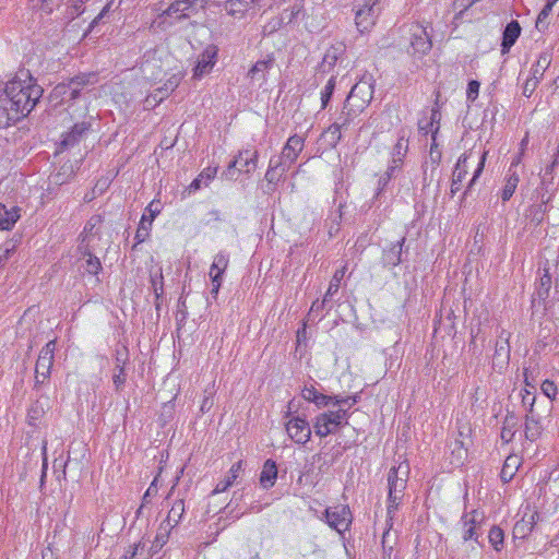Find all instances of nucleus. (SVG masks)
<instances>
[{
  "label": "nucleus",
  "instance_id": "nucleus-1",
  "mask_svg": "<svg viewBox=\"0 0 559 559\" xmlns=\"http://www.w3.org/2000/svg\"><path fill=\"white\" fill-rule=\"evenodd\" d=\"M44 93L29 71L21 70L14 79L5 84L4 97L15 110L22 111V118L26 117L39 102Z\"/></svg>",
  "mask_w": 559,
  "mask_h": 559
},
{
  "label": "nucleus",
  "instance_id": "nucleus-2",
  "mask_svg": "<svg viewBox=\"0 0 559 559\" xmlns=\"http://www.w3.org/2000/svg\"><path fill=\"white\" fill-rule=\"evenodd\" d=\"M348 418L349 412L344 407L319 414L313 421L314 433L319 437L334 433L340 427L348 425Z\"/></svg>",
  "mask_w": 559,
  "mask_h": 559
},
{
  "label": "nucleus",
  "instance_id": "nucleus-3",
  "mask_svg": "<svg viewBox=\"0 0 559 559\" xmlns=\"http://www.w3.org/2000/svg\"><path fill=\"white\" fill-rule=\"evenodd\" d=\"M408 469V464L401 463L397 467H392L389 472V512H392L393 509H396L400 500L403 497V492L406 488Z\"/></svg>",
  "mask_w": 559,
  "mask_h": 559
},
{
  "label": "nucleus",
  "instance_id": "nucleus-4",
  "mask_svg": "<svg viewBox=\"0 0 559 559\" xmlns=\"http://www.w3.org/2000/svg\"><path fill=\"white\" fill-rule=\"evenodd\" d=\"M320 520L324 521L331 528L335 530L342 535L344 532L349 530L353 515L349 507L337 506L333 508H326Z\"/></svg>",
  "mask_w": 559,
  "mask_h": 559
},
{
  "label": "nucleus",
  "instance_id": "nucleus-5",
  "mask_svg": "<svg viewBox=\"0 0 559 559\" xmlns=\"http://www.w3.org/2000/svg\"><path fill=\"white\" fill-rule=\"evenodd\" d=\"M98 82V78L96 73H81L72 79H70L68 84L61 83L58 84L55 91L64 98H69L73 100L79 97L81 91L85 86L95 85Z\"/></svg>",
  "mask_w": 559,
  "mask_h": 559
},
{
  "label": "nucleus",
  "instance_id": "nucleus-6",
  "mask_svg": "<svg viewBox=\"0 0 559 559\" xmlns=\"http://www.w3.org/2000/svg\"><path fill=\"white\" fill-rule=\"evenodd\" d=\"M485 520L483 512L478 510H472L461 516V537L464 542L475 540L478 543L479 536H481V525Z\"/></svg>",
  "mask_w": 559,
  "mask_h": 559
},
{
  "label": "nucleus",
  "instance_id": "nucleus-7",
  "mask_svg": "<svg viewBox=\"0 0 559 559\" xmlns=\"http://www.w3.org/2000/svg\"><path fill=\"white\" fill-rule=\"evenodd\" d=\"M56 350V341H49L40 350L35 366V379L37 383H43L50 376L53 365V356Z\"/></svg>",
  "mask_w": 559,
  "mask_h": 559
},
{
  "label": "nucleus",
  "instance_id": "nucleus-8",
  "mask_svg": "<svg viewBox=\"0 0 559 559\" xmlns=\"http://www.w3.org/2000/svg\"><path fill=\"white\" fill-rule=\"evenodd\" d=\"M356 8V25L359 29V32L364 33L365 31H368L376 22V19L378 17L380 13V7L371 1L368 0H360Z\"/></svg>",
  "mask_w": 559,
  "mask_h": 559
},
{
  "label": "nucleus",
  "instance_id": "nucleus-9",
  "mask_svg": "<svg viewBox=\"0 0 559 559\" xmlns=\"http://www.w3.org/2000/svg\"><path fill=\"white\" fill-rule=\"evenodd\" d=\"M372 97V85L367 81H360L352 87L345 102V108L356 106L357 110L361 111L371 102Z\"/></svg>",
  "mask_w": 559,
  "mask_h": 559
},
{
  "label": "nucleus",
  "instance_id": "nucleus-10",
  "mask_svg": "<svg viewBox=\"0 0 559 559\" xmlns=\"http://www.w3.org/2000/svg\"><path fill=\"white\" fill-rule=\"evenodd\" d=\"M305 146V139L298 134L290 135L286 141L281 155L273 156L275 159L281 160L282 165L288 170L292 165L297 160L299 154Z\"/></svg>",
  "mask_w": 559,
  "mask_h": 559
},
{
  "label": "nucleus",
  "instance_id": "nucleus-11",
  "mask_svg": "<svg viewBox=\"0 0 559 559\" xmlns=\"http://www.w3.org/2000/svg\"><path fill=\"white\" fill-rule=\"evenodd\" d=\"M229 263V254L225 251L218 252L210 267V277L212 281L211 294L215 297L222 286L223 275Z\"/></svg>",
  "mask_w": 559,
  "mask_h": 559
},
{
  "label": "nucleus",
  "instance_id": "nucleus-12",
  "mask_svg": "<svg viewBox=\"0 0 559 559\" xmlns=\"http://www.w3.org/2000/svg\"><path fill=\"white\" fill-rule=\"evenodd\" d=\"M286 431L290 439L298 444H306L311 438L309 423L299 416L293 417L286 424Z\"/></svg>",
  "mask_w": 559,
  "mask_h": 559
},
{
  "label": "nucleus",
  "instance_id": "nucleus-13",
  "mask_svg": "<svg viewBox=\"0 0 559 559\" xmlns=\"http://www.w3.org/2000/svg\"><path fill=\"white\" fill-rule=\"evenodd\" d=\"M511 333L507 332L504 329H501L498 334V340L495 345V354H493V367L498 369H503L508 366L510 360V340Z\"/></svg>",
  "mask_w": 559,
  "mask_h": 559
},
{
  "label": "nucleus",
  "instance_id": "nucleus-14",
  "mask_svg": "<svg viewBox=\"0 0 559 559\" xmlns=\"http://www.w3.org/2000/svg\"><path fill=\"white\" fill-rule=\"evenodd\" d=\"M91 129V123L87 121H82L75 123L70 131L66 132L62 135V140L60 142V147L62 150H68L70 147L79 144L88 133Z\"/></svg>",
  "mask_w": 559,
  "mask_h": 559
},
{
  "label": "nucleus",
  "instance_id": "nucleus-15",
  "mask_svg": "<svg viewBox=\"0 0 559 559\" xmlns=\"http://www.w3.org/2000/svg\"><path fill=\"white\" fill-rule=\"evenodd\" d=\"M215 49L212 47L206 48L198 58L193 69V78L201 79L204 74L209 73L215 64Z\"/></svg>",
  "mask_w": 559,
  "mask_h": 559
},
{
  "label": "nucleus",
  "instance_id": "nucleus-16",
  "mask_svg": "<svg viewBox=\"0 0 559 559\" xmlns=\"http://www.w3.org/2000/svg\"><path fill=\"white\" fill-rule=\"evenodd\" d=\"M404 243L405 238L403 237L401 240L392 243L389 248L383 250L381 261L384 267H394L403 261L402 254Z\"/></svg>",
  "mask_w": 559,
  "mask_h": 559
},
{
  "label": "nucleus",
  "instance_id": "nucleus-17",
  "mask_svg": "<svg viewBox=\"0 0 559 559\" xmlns=\"http://www.w3.org/2000/svg\"><path fill=\"white\" fill-rule=\"evenodd\" d=\"M277 475L278 471L276 462L272 459H267L264 462L262 471L259 476L260 486L265 490L272 488L276 483Z\"/></svg>",
  "mask_w": 559,
  "mask_h": 559
},
{
  "label": "nucleus",
  "instance_id": "nucleus-18",
  "mask_svg": "<svg viewBox=\"0 0 559 559\" xmlns=\"http://www.w3.org/2000/svg\"><path fill=\"white\" fill-rule=\"evenodd\" d=\"M411 48L414 55L417 53L420 56L426 55L431 49V41L429 39L427 32L424 28L417 27L416 31L413 33Z\"/></svg>",
  "mask_w": 559,
  "mask_h": 559
},
{
  "label": "nucleus",
  "instance_id": "nucleus-19",
  "mask_svg": "<svg viewBox=\"0 0 559 559\" xmlns=\"http://www.w3.org/2000/svg\"><path fill=\"white\" fill-rule=\"evenodd\" d=\"M243 465L245 463L242 460H239L238 462L234 463L229 468L226 477L217 483L212 493L217 495L226 491L229 487H231L239 477L240 473L243 471Z\"/></svg>",
  "mask_w": 559,
  "mask_h": 559
},
{
  "label": "nucleus",
  "instance_id": "nucleus-20",
  "mask_svg": "<svg viewBox=\"0 0 559 559\" xmlns=\"http://www.w3.org/2000/svg\"><path fill=\"white\" fill-rule=\"evenodd\" d=\"M274 57L269 55L265 59L258 60L248 72V76L251 80L260 81L261 83L266 81L267 72L274 66Z\"/></svg>",
  "mask_w": 559,
  "mask_h": 559
},
{
  "label": "nucleus",
  "instance_id": "nucleus-21",
  "mask_svg": "<svg viewBox=\"0 0 559 559\" xmlns=\"http://www.w3.org/2000/svg\"><path fill=\"white\" fill-rule=\"evenodd\" d=\"M22 119V111L9 105L4 96L0 97V128H7Z\"/></svg>",
  "mask_w": 559,
  "mask_h": 559
},
{
  "label": "nucleus",
  "instance_id": "nucleus-22",
  "mask_svg": "<svg viewBox=\"0 0 559 559\" xmlns=\"http://www.w3.org/2000/svg\"><path fill=\"white\" fill-rule=\"evenodd\" d=\"M521 35V26L518 21L512 20L507 24L502 34L501 50L508 52Z\"/></svg>",
  "mask_w": 559,
  "mask_h": 559
},
{
  "label": "nucleus",
  "instance_id": "nucleus-23",
  "mask_svg": "<svg viewBox=\"0 0 559 559\" xmlns=\"http://www.w3.org/2000/svg\"><path fill=\"white\" fill-rule=\"evenodd\" d=\"M20 207L12 206L8 209L0 203V229L11 230L20 218Z\"/></svg>",
  "mask_w": 559,
  "mask_h": 559
},
{
  "label": "nucleus",
  "instance_id": "nucleus-24",
  "mask_svg": "<svg viewBox=\"0 0 559 559\" xmlns=\"http://www.w3.org/2000/svg\"><path fill=\"white\" fill-rule=\"evenodd\" d=\"M468 156L463 154L459 157L455 168L453 170L452 183H451V193L454 195L461 189V183L464 180L467 174V162Z\"/></svg>",
  "mask_w": 559,
  "mask_h": 559
},
{
  "label": "nucleus",
  "instance_id": "nucleus-25",
  "mask_svg": "<svg viewBox=\"0 0 559 559\" xmlns=\"http://www.w3.org/2000/svg\"><path fill=\"white\" fill-rule=\"evenodd\" d=\"M469 432V428H460L459 436L460 438H456L452 443V455L454 456V460L452 461L453 464L460 465L463 463L467 448L465 445L464 440L462 439L464 436L467 437V433Z\"/></svg>",
  "mask_w": 559,
  "mask_h": 559
},
{
  "label": "nucleus",
  "instance_id": "nucleus-26",
  "mask_svg": "<svg viewBox=\"0 0 559 559\" xmlns=\"http://www.w3.org/2000/svg\"><path fill=\"white\" fill-rule=\"evenodd\" d=\"M218 167H206L204 168L199 176L189 185L188 191L189 193H193L202 188V186L207 187L209 183L215 178L217 174Z\"/></svg>",
  "mask_w": 559,
  "mask_h": 559
},
{
  "label": "nucleus",
  "instance_id": "nucleus-27",
  "mask_svg": "<svg viewBox=\"0 0 559 559\" xmlns=\"http://www.w3.org/2000/svg\"><path fill=\"white\" fill-rule=\"evenodd\" d=\"M520 182V175L518 171H513V169H508L504 177V185L501 190V200L503 202L509 201L513 193L516 190V187Z\"/></svg>",
  "mask_w": 559,
  "mask_h": 559
},
{
  "label": "nucleus",
  "instance_id": "nucleus-28",
  "mask_svg": "<svg viewBox=\"0 0 559 559\" xmlns=\"http://www.w3.org/2000/svg\"><path fill=\"white\" fill-rule=\"evenodd\" d=\"M193 0H177L173 2L165 11V15L181 20L188 16V11L192 8Z\"/></svg>",
  "mask_w": 559,
  "mask_h": 559
},
{
  "label": "nucleus",
  "instance_id": "nucleus-29",
  "mask_svg": "<svg viewBox=\"0 0 559 559\" xmlns=\"http://www.w3.org/2000/svg\"><path fill=\"white\" fill-rule=\"evenodd\" d=\"M281 163H282L281 160H277L274 157H271V159L269 162L267 170L265 173V180L270 185L277 183L283 178L285 173L288 171V169L286 167H284Z\"/></svg>",
  "mask_w": 559,
  "mask_h": 559
},
{
  "label": "nucleus",
  "instance_id": "nucleus-30",
  "mask_svg": "<svg viewBox=\"0 0 559 559\" xmlns=\"http://www.w3.org/2000/svg\"><path fill=\"white\" fill-rule=\"evenodd\" d=\"M251 4L250 0H227L224 3L225 11L235 19H241Z\"/></svg>",
  "mask_w": 559,
  "mask_h": 559
},
{
  "label": "nucleus",
  "instance_id": "nucleus-31",
  "mask_svg": "<svg viewBox=\"0 0 559 559\" xmlns=\"http://www.w3.org/2000/svg\"><path fill=\"white\" fill-rule=\"evenodd\" d=\"M170 531L171 530H170L169 523H160L157 534L155 536V539L152 543V546L150 548L151 557H153L155 554H157L164 547V545L168 542Z\"/></svg>",
  "mask_w": 559,
  "mask_h": 559
},
{
  "label": "nucleus",
  "instance_id": "nucleus-32",
  "mask_svg": "<svg viewBox=\"0 0 559 559\" xmlns=\"http://www.w3.org/2000/svg\"><path fill=\"white\" fill-rule=\"evenodd\" d=\"M551 64V53L543 51L539 53L537 61L532 66L531 75L542 81L546 70Z\"/></svg>",
  "mask_w": 559,
  "mask_h": 559
},
{
  "label": "nucleus",
  "instance_id": "nucleus-33",
  "mask_svg": "<svg viewBox=\"0 0 559 559\" xmlns=\"http://www.w3.org/2000/svg\"><path fill=\"white\" fill-rule=\"evenodd\" d=\"M542 432V425L539 418L533 412L528 413L525 418L524 433L525 438L530 441H535Z\"/></svg>",
  "mask_w": 559,
  "mask_h": 559
},
{
  "label": "nucleus",
  "instance_id": "nucleus-34",
  "mask_svg": "<svg viewBox=\"0 0 559 559\" xmlns=\"http://www.w3.org/2000/svg\"><path fill=\"white\" fill-rule=\"evenodd\" d=\"M185 514L183 500H176L168 512L166 520L162 523H169L170 530H173L182 519Z\"/></svg>",
  "mask_w": 559,
  "mask_h": 559
},
{
  "label": "nucleus",
  "instance_id": "nucleus-35",
  "mask_svg": "<svg viewBox=\"0 0 559 559\" xmlns=\"http://www.w3.org/2000/svg\"><path fill=\"white\" fill-rule=\"evenodd\" d=\"M519 457L518 456H508L507 460L504 461V464L502 466V469H501V473H500V477L502 479L503 483H509L518 467H519Z\"/></svg>",
  "mask_w": 559,
  "mask_h": 559
},
{
  "label": "nucleus",
  "instance_id": "nucleus-36",
  "mask_svg": "<svg viewBox=\"0 0 559 559\" xmlns=\"http://www.w3.org/2000/svg\"><path fill=\"white\" fill-rule=\"evenodd\" d=\"M81 267L91 275H97L103 269L99 259L90 252L84 254Z\"/></svg>",
  "mask_w": 559,
  "mask_h": 559
},
{
  "label": "nucleus",
  "instance_id": "nucleus-37",
  "mask_svg": "<svg viewBox=\"0 0 559 559\" xmlns=\"http://www.w3.org/2000/svg\"><path fill=\"white\" fill-rule=\"evenodd\" d=\"M516 426H518L516 417H514L513 415L506 417V419L503 421L502 429H501V439L506 443L511 442L512 439L514 438V435L516 431Z\"/></svg>",
  "mask_w": 559,
  "mask_h": 559
},
{
  "label": "nucleus",
  "instance_id": "nucleus-38",
  "mask_svg": "<svg viewBox=\"0 0 559 559\" xmlns=\"http://www.w3.org/2000/svg\"><path fill=\"white\" fill-rule=\"evenodd\" d=\"M341 130L342 124L340 122H334L323 132L322 136L331 147H335L341 141Z\"/></svg>",
  "mask_w": 559,
  "mask_h": 559
},
{
  "label": "nucleus",
  "instance_id": "nucleus-39",
  "mask_svg": "<svg viewBox=\"0 0 559 559\" xmlns=\"http://www.w3.org/2000/svg\"><path fill=\"white\" fill-rule=\"evenodd\" d=\"M152 224L153 223L147 221V215L143 214L134 237L135 246L144 242L148 238L152 229Z\"/></svg>",
  "mask_w": 559,
  "mask_h": 559
},
{
  "label": "nucleus",
  "instance_id": "nucleus-40",
  "mask_svg": "<svg viewBox=\"0 0 559 559\" xmlns=\"http://www.w3.org/2000/svg\"><path fill=\"white\" fill-rule=\"evenodd\" d=\"M488 540L492 548L500 552L504 547V533L499 526H492L488 533Z\"/></svg>",
  "mask_w": 559,
  "mask_h": 559
},
{
  "label": "nucleus",
  "instance_id": "nucleus-41",
  "mask_svg": "<svg viewBox=\"0 0 559 559\" xmlns=\"http://www.w3.org/2000/svg\"><path fill=\"white\" fill-rule=\"evenodd\" d=\"M345 271H346L345 266L335 271V273L330 282L329 288L325 293V297L331 298L338 292L341 281L343 280V277L345 275Z\"/></svg>",
  "mask_w": 559,
  "mask_h": 559
},
{
  "label": "nucleus",
  "instance_id": "nucleus-42",
  "mask_svg": "<svg viewBox=\"0 0 559 559\" xmlns=\"http://www.w3.org/2000/svg\"><path fill=\"white\" fill-rule=\"evenodd\" d=\"M407 148H408L407 141H405L403 138H400L393 147L391 160H393V163H402L403 164V158L407 152Z\"/></svg>",
  "mask_w": 559,
  "mask_h": 559
},
{
  "label": "nucleus",
  "instance_id": "nucleus-43",
  "mask_svg": "<svg viewBox=\"0 0 559 559\" xmlns=\"http://www.w3.org/2000/svg\"><path fill=\"white\" fill-rule=\"evenodd\" d=\"M336 85V79L334 76H331L329 81L326 82L325 86L321 91V107L325 108L334 93Z\"/></svg>",
  "mask_w": 559,
  "mask_h": 559
},
{
  "label": "nucleus",
  "instance_id": "nucleus-44",
  "mask_svg": "<svg viewBox=\"0 0 559 559\" xmlns=\"http://www.w3.org/2000/svg\"><path fill=\"white\" fill-rule=\"evenodd\" d=\"M359 400L360 395L358 393L347 396L335 395L334 406L344 407L349 411V408L357 404Z\"/></svg>",
  "mask_w": 559,
  "mask_h": 559
},
{
  "label": "nucleus",
  "instance_id": "nucleus-45",
  "mask_svg": "<svg viewBox=\"0 0 559 559\" xmlns=\"http://www.w3.org/2000/svg\"><path fill=\"white\" fill-rule=\"evenodd\" d=\"M258 158H259L258 151H253V152L249 151V154H243V158H242L241 163H243V167H246L245 171L247 174H250L251 171H253L257 168Z\"/></svg>",
  "mask_w": 559,
  "mask_h": 559
},
{
  "label": "nucleus",
  "instance_id": "nucleus-46",
  "mask_svg": "<svg viewBox=\"0 0 559 559\" xmlns=\"http://www.w3.org/2000/svg\"><path fill=\"white\" fill-rule=\"evenodd\" d=\"M163 280L164 278H163V273H162L160 267L157 270L156 273L151 275L152 287L154 289L156 298H158L164 292V288H163L164 281Z\"/></svg>",
  "mask_w": 559,
  "mask_h": 559
},
{
  "label": "nucleus",
  "instance_id": "nucleus-47",
  "mask_svg": "<svg viewBox=\"0 0 559 559\" xmlns=\"http://www.w3.org/2000/svg\"><path fill=\"white\" fill-rule=\"evenodd\" d=\"M15 249L16 247L12 241H5L0 245V266L11 258Z\"/></svg>",
  "mask_w": 559,
  "mask_h": 559
},
{
  "label": "nucleus",
  "instance_id": "nucleus-48",
  "mask_svg": "<svg viewBox=\"0 0 559 559\" xmlns=\"http://www.w3.org/2000/svg\"><path fill=\"white\" fill-rule=\"evenodd\" d=\"M145 544L140 540L135 543L130 549L123 555L122 559H140L143 556Z\"/></svg>",
  "mask_w": 559,
  "mask_h": 559
},
{
  "label": "nucleus",
  "instance_id": "nucleus-49",
  "mask_svg": "<svg viewBox=\"0 0 559 559\" xmlns=\"http://www.w3.org/2000/svg\"><path fill=\"white\" fill-rule=\"evenodd\" d=\"M540 390L544 395H546L549 400H555L557 395V385L554 381L550 380H544L540 384Z\"/></svg>",
  "mask_w": 559,
  "mask_h": 559
},
{
  "label": "nucleus",
  "instance_id": "nucleus-50",
  "mask_svg": "<svg viewBox=\"0 0 559 559\" xmlns=\"http://www.w3.org/2000/svg\"><path fill=\"white\" fill-rule=\"evenodd\" d=\"M440 120H441V112H440L438 106H435L431 109L430 118H429V124L435 128L433 129V141L437 140V133L440 128Z\"/></svg>",
  "mask_w": 559,
  "mask_h": 559
},
{
  "label": "nucleus",
  "instance_id": "nucleus-51",
  "mask_svg": "<svg viewBox=\"0 0 559 559\" xmlns=\"http://www.w3.org/2000/svg\"><path fill=\"white\" fill-rule=\"evenodd\" d=\"M552 8L548 4H545L542 11L539 12L537 20H536V28L542 31L547 26L546 20L548 19L549 14L551 13Z\"/></svg>",
  "mask_w": 559,
  "mask_h": 559
},
{
  "label": "nucleus",
  "instance_id": "nucleus-52",
  "mask_svg": "<svg viewBox=\"0 0 559 559\" xmlns=\"http://www.w3.org/2000/svg\"><path fill=\"white\" fill-rule=\"evenodd\" d=\"M540 80L538 79H534V76L530 75L524 85H523V91H522V94L525 96V97H531L532 94L535 92V90L537 88L538 84H539Z\"/></svg>",
  "mask_w": 559,
  "mask_h": 559
},
{
  "label": "nucleus",
  "instance_id": "nucleus-53",
  "mask_svg": "<svg viewBox=\"0 0 559 559\" xmlns=\"http://www.w3.org/2000/svg\"><path fill=\"white\" fill-rule=\"evenodd\" d=\"M243 154H249V150L240 151L239 154L237 155V157L229 163L227 170L224 173V176L227 179H230V180L234 179V175H235L234 168L236 167V165L238 163L242 162Z\"/></svg>",
  "mask_w": 559,
  "mask_h": 559
},
{
  "label": "nucleus",
  "instance_id": "nucleus-54",
  "mask_svg": "<svg viewBox=\"0 0 559 559\" xmlns=\"http://www.w3.org/2000/svg\"><path fill=\"white\" fill-rule=\"evenodd\" d=\"M162 205L159 201H152L145 209L147 221L153 223L154 218L160 213Z\"/></svg>",
  "mask_w": 559,
  "mask_h": 559
},
{
  "label": "nucleus",
  "instance_id": "nucleus-55",
  "mask_svg": "<svg viewBox=\"0 0 559 559\" xmlns=\"http://www.w3.org/2000/svg\"><path fill=\"white\" fill-rule=\"evenodd\" d=\"M112 376V382L116 391H121L126 383V372L123 367H119V370Z\"/></svg>",
  "mask_w": 559,
  "mask_h": 559
},
{
  "label": "nucleus",
  "instance_id": "nucleus-56",
  "mask_svg": "<svg viewBox=\"0 0 559 559\" xmlns=\"http://www.w3.org/2000/svg\"><path fill=\"white\" fill-rule=\"evenodd\" d=\"M335 402V395H325L319 392V394L316 397V401L313 402L317 407H325L330 404L334 405Z\"/></svg>",
  "mask_w": 559,
  "mask_h": 559
},
{
  "label": "nucleus",
  "instance_id": "nucleus-57",
  "mask_svg": "<svg viewBox=\"0 0 559 559\" xmlns=\"http://www.w3.org/2000/svg\"><path fill=\"white\" fill-rule=\"evenodd\" d=\"M479 82L478 81H475V80H472L468 85H467V92H466V96H467V99L469 100H475L478 96V93H479Z\"/></svg>",
  "mask_w": 559,
  "mask_h": 559
},
{
  "label": "nucleus",
  "instance_id": "nucleus-58",
  "mask_svg": "<svg viewBox=\"0 0 559 559\" xmlns=\"http://www.w3.org/2000/svg\"><path fill=\"white\" fill-rule=\"evenodd\" d=\"M486 155L487 153L484 152L483 155L480 156L479 158V162H478V165H477V168L475 169L474 174H473V178L471 179L469 183H468V189L472 188V186L475 183V181L477 180V178L480 176V174L483 173V169H484V166H485V160H486Z\"/></svg>",
  "mask_w": 559,
  "mask_h": 559
},
{
  "label": "nucleus",
  "instance_id": "nucleus-59",
  "mask_svg": "<svg viewBox=\"0 0 559 559\" xmlns=\"http://www.w3.org/2000/svg\"><path fill=\"white\" fill-rule=\"evenodd\" d=\"M181 75L173 74L169 80L165 83L164 90L165 92H173L180 83Z\"/></svg>",
  "mask_w": 559,
  "mask_h": 559
},
{
  "label": "nucleus",
  "instance_id": "nucleus-60",
  "mask_svg": "<svg viewBox=\"0 0 559 559\" xmlns=\"http://www.w3.org/2000/svg\"><path fill=\"white\" fill-rule=\"evenodd\" d=\"M31 1H32V7L34 9H38V10L45 12L46 14H49L52 11V7L50 4H48L46 0H31Z\"/></svg>",
  "mask_w": 559,
  "mask_h": 559
},
{
  "label": "nucleus",
  "instance_id": "nucleus-61",
  "mask_svg": "<svg viewBox=\"0 0 559 559\" xmlns=\"http://www.w3.org/2000/svg\"><path fill=\"white\" fill-rule=\"evenodd\" d=\"M301 394L306 401L313 403L316 401V397L319 394V392L313 386H310V388H305L302 390Z\"/></svg>",
  "mask_w": 559,
  "mask_h": 559
},
{
  "label": "nucleus",
  "instance_id": "nucleus-62",
  "mask_svg": "<svg viewBox=\"0 0 559 559\" xmlns=\"http://www.w3.org/2000/svg\"><path fill=\"white\" fill-rule=\"evenodd\" d=\"M347 108H343V111L341 112L340 117L337 118L336 122H340L342 124V128H345L349 124L352 120L350 116V109L346 111Z\"/></svg>",
  "mask_w": 559,
  "mask_h": 559
},
{
  "label": "nucleus",
  "instance_id": "nucleus-63",
  "mask_svg": "<svg viewBox=\"0 0 559 559\" xmlns=\"http://www.w3.org/2000/svg\"><path fill=\"white\" fill-rule=\"evenodd\" d=\"M329 300H330V298L325 297V296H324L323 300H316L310 308L309 316H311L313 312H318V311L322 310L326 306Z\"/></svg>",
  "mask_w": 559,
  "mask_h": 559
},
{
  "label": "nucleus",
  "instance_id": "nucleus-64",
  "mask_svg": "<svg viewBox=\"0 0 559 559\" xmlns=\"http://www.w3.org/2000/svg\"><path fill=\"white\" fill-rule=\"evenodd\" d=\"M389 176L385 174L381 175L378 179V187H377V193L376 195H380V193L386 188L388 183L390 182Z\"/></svg>",
  "mask_w": 559,
  "mask_h": 559
}]
</instances>
